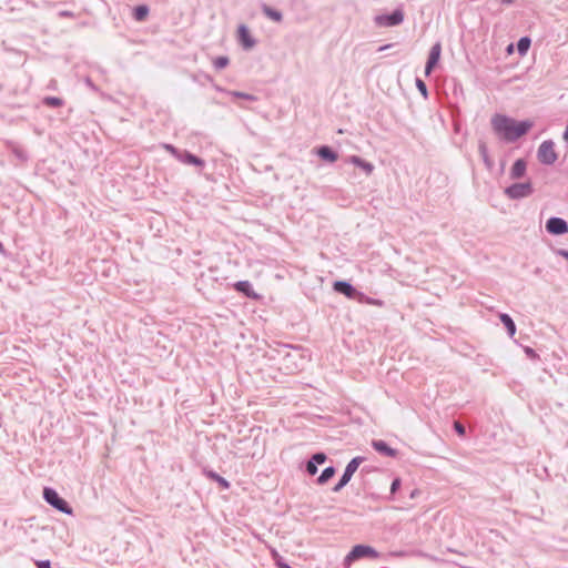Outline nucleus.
<instances>
[{"mask_svg": "<svg viewBox=\"0 0 568 568\" xmlns=\"http://www.w3.org/2000/svg\"><path fill=\"white\" fill-rule=\"evenodd\" d=\"M490 123L494 132L500 140L507 143L516 142L534 126V122L530 120L516 121L510 116L499 113L491 116Z\"/></svg>", "mask_w": 568, "mask_h": 568, "instance_id": "1", "label": "nucleus"}, {"mask_svg": "<svg viewBox=\"0 0 568 568\" xmlns=\"http://www.w3.org/2000/svg\"><path fill=\"white\" fill-rule=\"evenodd\" d=\"M333 288L336 293L343 294L347 298L357 300L358 302H367L368 304H374V305L379 304L378 301L366 297L364 293L357 291L356 287L353 286L347 281H335L333 283Z\"/></svg>", "mask_w": 568, "mask_h": 568, "instance_id": "2", "label": "nucleus"}, {"mask_svg": "<svg viewBox=\"0 0 568 568\" xmlns=\"http://www.w3.org/2000/svg\"><path fill=\"white\" fill-rule=\"evenodd\" d=\"M362 558H368L374 560L379 558V552L374 547L368 545H355L344 558V566L348 567L351 564Z\"/></svg>", "mask_w": 568, "mask_h": 568, "instance_id": "3", "label": "nucleus"}, {"mask_svg": "<svg viewBox=\"0 0 568 568\" xmlns=\"http://www.w3.org/2000/svg\"><path fill=\"white\" fill-rule=\"evenodd\" d=\"M43 499L45 503H48L51 507L54 509L65 514V515H72L73 509L69 505V503L60 497V495L57 493L55 489L51 487H44L43 488Z\"/></svg>", "mask_w": 568, "mask_h": 568, "instance_id": "4", "label": "nucleus"}, {"mask_svg": "<svg viewBox=\"0 0 568 568\" xmlns=\"http://www.w3.org/2000/svg\"><path fill=\"white\" fill-rule=\"evenodd\" d=\"M365 460V457L363 456H356L352 458L348 464L346 465L343 475L341 476L339 480L336 483V485L332 488L334 493L341 491L352 479L355 471L358 469L361 464Z\"/></svg>", "mask_w": 568, "mask_h": 568, "instance_id": "5", "label": "nucleus"}, {"mask_svg": "<svg viewBox=\"0 0 568 568\" xmlns=\"http://www.w3.org/2000/svg\"><path fill=\"white\" fill-rule=\"evenodd\" d=\"M504 192L510 200H520L530 196L534 193V187L531 182L513 183Z\"/></svg>", "mask_w": 568, "mask_h": 568, "instance_id": "6", "label": "nucleus"}, {"mask_svg": "<svg viewBox=\"0 0 568 568\" xmlns=\"http://www.w3.org/2000/svg\"><path fill=\"white\" fill-rule=\"evenodd\" d=\"M537 158L539 162L545 165H552L557 161L558 155L555 151V143L552 140H546L539 145Z\"/></svg>", "mask_w": 568, "mask_h": 568, "instance_id": "7", "label": "nucleus"}, {"mask_svg": "<svg viewBox=\"0 0 568 568\" xmlns=\"http://www.w3.org/2000/svg\"><path fill=\"white\" fill-rule=\"evenodd\" d=\"M404 21V11L400 8L395 9L390 13L379 14L375 17V23L378 27H395Z\"/></svg>", "mask_w": 568, "mask_h": 568, "instance_id": "8", "label": "nucleus"}, {"mask_svg": "<svg viewBox=\"0 0 568 568\" xmlns=\"http://www.w3.org/2000/svg\"><path fill=\"white\" fill-rule=\"evenodd\" d=\"M546 231L551 235H564L568 233V223L558 216H551L545 225Z\"/></svg>", "mask_w": 568, "mask_h": 568, "instance_id": "9", "label": "nucleus"}, {"mask_svg": "<svg viewBox=\"0 0 568 568\" xmlns=\"http://www.w3.org/2000/svg\"><path fill=\"white\" fill-rule=\"evenodd\" d=\"M236 39L244 50H251L256 45V40L251 34L246 24H240L237 27Z\"/></svg>", "mask_w": 568, "mask_h": 568, "instance_id": "10", "label": "nucleus"}, {"mask_svg": "<svg viewBox=\"0 0 568 568\" xmlns=\"http://www.w3.org/2000/svg\"><path fill=\"white\" fill-rule=\"evenodd\" d=\"M232 286L237 293L250 300L260 301L262 298V295L253 290L252 283L250 281H237Z\"/></svg>", "mask_w": 568, "mask_h": 568, "instance_id": "11", "label": "nucleus"}, {"mask_svg": "<svg viewBox=\"0 0 568 568\" xmlns=\"http://www.w3.org/2000/svg\"><path fill=\"white\" fill-rule=\"evenodd\" d=\"M327 459V456L323 452H317L311 456V458L306 462L305 471L310 476H314L317 474L318 466L323 465Z\"/></svg>", "mask_w": 568, "mask_h": 568, "instance_id": "12", "label": "nucleus"}, {"mask_svg": "<svg viewBox=\"0 0 568 568\" xmlns=\"http://www.w3.org/2000/svg\"><path fill=\"white\" fill-rule=\"evenodd\" d=\"M442 53L440 42H436L429 50L428 59L425 65V74L429 75L434 68L437 65Z\"/></svg>", "mask_w": 568, "mask_h": 568, "instance_id": "13", "label": "nucleus"}, {"mask_svg": "<svg viewBox=\"0 0 568 568\" xmlns=\"http://www.w3.org/2000/svg\"><path fill=\"white\" fill-rule=\"evenodd\" d=\"M372 447L381 455L387 457H397L398 452L395 448H392L385 440L374 439L372 442Z\"/></svg>", "mask_w": 568, "mask_h": 568, "instance_id": "14", "label": "nucleus"}, {"mask_svg": "<svg viewBox=\"0 0 568 568\" xmlns=\"http://www.w3.org/2000/svg\"><path fill=\"white\" fill-rule=\"evenodd\" d=\"M178 160L184 164L194 165L201 169L205 166V161L203 159L186 150L181 151L180 158H178Z\"/></svg>", "mask_w": 568, "mask_h": 568, "instance_id": "15", "label": "nucleus"}, {"mask_svg": "<svg viewBox=\"0 0 568 568\" xmlns=\"http://www.w3.org/2000/svg\"><path fill=\"white\" fill-rule=\"evenodd\" d=\"M317 156L328 163H334L338 159V153L328 145H321L315 149Z\"/></svg>", "mask_w": 568, "mask_h": 568, "instance_id": "16", "label": "nucleus"}, {"mask_svg": "<svg viewBox=\"0 0 568 568\" xmlns=\"http://www.w3.org/2000/svg\"><path fill=\"white\" fill-rule=\"evenodd\" d=\"M261 11L262 13L270 20L276 22V23H281L283 21V13L282 11L275 9V8H272L270 7L268 4L266 3H261Z\"/></svg>", "mask_w": 568, "mask_h": 568, "instance_id": "17", "label": "nucleus"}, {"mask_svg": "<svg viewBox=\"0 0 568 568\" xmlns=\"http://www.w3.org/2000/svg\"><path fill=\"white\" fill-rule=\"evenodd\" d=\"M527 163L524 159H517L510 170V178L514 180L520 179L525 175Z\"/></svg>", "mask_w": 568, "mask_h": 568, "instance_id": "18", "label": "nucleus"}, {"mask_svg": "<svg viewBox=\"0 0 568 568\" xmlns=\"http://www.w3.org/2000/svg\"><path fill=\"white\" fill-rule=\"evenodd\" d=\"M203 474L206 478L217 483L221 489H229L231 486L229 480H226L224 477L220 476L214 470L204 468Z\"/></svg>", "mask_w": 568, "mask_h": 568, "instance_id": "19", "label": "nucleus"}, {"mask_svg": "<svg viewBox=\"0 0 568 568\" xmlns=\"http://www.w3.org/2000/svg\"><path fill=\"white\" fill-rule=\"evenodd\" d=\"M478 152L483 159V162L487 170L491 171L494 168V161L490 159L488 153V148L486 145V142L484 140L478 141Z\"/></svg>", "mask_w": 568, "mask_h": 568, "instance_id": "20", "label": "nucleus"}, {"mask_svg": "<svg viewBox=\"0 0 568 568\" xmlns=\"http://www.w3.org/2000/svg\"><path fill=\"white\" fill-rule=\"evenodd\" d=\"M349 162L353 163L355 166L361 168L366 175H371L374 171V165L371 162L363 160L358 155L349 156Z\"/></svg>", "mask_w": 568, "mask_h": 568, "instance_id": "21", "label": "nucleus"}, {"mask_svg": "<svg viewBox=\"0 0 568 568\" xmlns=\"http://www.w3.org/2000/svg\"><path fill=\"white\" fill-rule=\"evenodd\" d=\"M499 320L504 324L509 337H514L516 334V324L511 316L507 313H500Z\"/></svg>", "mask_w": 568, "mask_h": 568, "instance_id": "22", "label": "nucleus"}, {"mask_svg": "<svg viewBox=\"0 0 568 568\" xmlns=\"http://www.w3.org/2000/svg\"><path fill=\"white\" fill-rule=\"evenodd\" d=\"M335 473H336V469L334 466H328V467L324 468L323 471L321 473V475L317 477L316 483L318 485L326 484L331 478L334 477Z\"/></svg>", "mask_w": 568, "mask_h": 568, "instance_id": "23", "label": "nucleus"}, {"mask_svg": "<svg viewBox=\"0 0 568 568\" xmlns=\"http://www.w3.org/2000/svg\"><path fill=\"white\" fill-rule=\"evenodd\" d=\"M150 9L146 4H139L133 9V18L136 21H143L148 17Z\"/></svg>", "mask_w": 568, "mask_h": 568, "instance_id": "24", "label": "nucleus"}, {"mask_svg": "<svg viewBox=\"0 0 568 568\" xmlns=\"http://www.w3.org/2000/svg\"><path fill=\"white\" fill-rule=\"evenodd\" d=\"M531 44V40L528 37H521L517 42V51L520 55H525Z\"/></svg>", "mask_w": 568, "mask_h": 568, "instance_id": "25", "label": "nucleus"}, {"mask_svg": "<svg viewBox=\"0 0 568 568\" xmlns=\"http://www.w3.org/2000/svg\"><path fill=\"white\" fill-rule=\"evenodd\" d=\"M42 103L50 108H60L64 104V101L58 97H45L43 98Z\"/></svg>", "mask_w": 568, "mask_h": 568, "instance_id": "26", "label": "nucleus"}, {"mask_svg": "<svg viewBox=\"0 0 568 568\" xmlns=\"http://www.w3.org/2000/svg\"><path fill=\"white\" fill-rule=\"evenodd\" d=\"M10 149L11 152L16 155V158L19 159L20 161L24 162L28 160V154L21 146L12 143L10 145Z\"/></svg>", "mask_w": 568, "mask_h": 568, "instance_id": "27", "label": "nucleus"}, {"mask_svg": "<svg viewBox=\"0 0 568 568\" xmlns=\"http://www.w3.org/2000/svg\"><path fill=\"white\" fill-rule=\"evenodd\" d=\"M230 63V59L225 55H221V57H216L214 60H213V67L216 69V70H221V69H224L229 65Z\"/></svg>", "mask_w": 568, "mask_h": 568, "instance_id": "28", "label": "nucleus"}, {"mask_svg": "<svg viewBox=\"0 0 568 568\" xmlns=\"http://www.w3.org/2000/svg\"><path fill=\"white\" fill-rule=\"evenodd\" d=\"M230 94L234 98L244 99L247 101H256L257 98L253 94L241 92V91H232Z\"/></svg>", "mask_w": 568, "mask_h": 568, "instance_id": "29", "label": "nucleus"}, {"mask_svg": "<svg viewBox=\"0 0 568 568\" xmlns=\"http://www.w3.org/2000/svg\"><path fill=\"white\" fill-rule=\"evenodd\" d=\"M416 88L418 89V91L420 92V94L424 97V98H427L428 95V91H427V85L426 83L419 79V78H416Z\"/></svg>", "mask_w": 568, "mask_h": 568, "instance_id": "30", "label": "nucleus"}, {"mask_svg": "<svg viewBox=\"0 0 568 568\" xmlns=\"http://www.w3.org/2000/svg\"><path fill=\"white\" fill-rule=\"evenodd\" d=\"M163 148H164L168 152H170V153H171V154H172L176 160H178V158H180V153H181V151H182V150H180V149L175 148V146H174V145H172V144H168V143L163 144Z\"/></svg>", "mask_w": 568, "mask_h": 568, "instance_id": "31", "label": "nucleus"}, {"mask_svg": "<svg viewBox=\"0 0 568 568\" xmlns=\"http://www.w3.org/2000/svg\"><path fill=\"white\" fill-rule=\"evenodd\" d=\"M402 486V480L399 477H396L393 479L392 481V485H390V495L394 496L400 488Z\"/></svg>", "mask_w": 568, "mask_h": 568, "instance_id": "32", "label": "nucleus"}, {"mask_svg": "<svg viewBox=\"0 0 568 568\" xmlns=\"http://www.w3.org/2000/svg\"><path fill=\"white\" fill-rule=\"evenodd\" d=\"M454 430L459 435V436H465L466 435V428L465 426L460 423V422H457L455 420L454 422Z\"/></svg>", "mask_w": 568, "mask_h": 568, "instance_id": "33", "label": "nucleus"}, {"mask_svg": "<svg viewBox=\"0 0 568 568\" xmlns=\"http://www.w3.org/2000/svg\"><path fill=\"white\" fill-rule=\"evenodd\" d=\"M277 568H292L287 562L283 561L277 552L274 551Z\"/></svg>", "mask_w": 568, "mask_h": 568, "instance_id": "34", "label": "nucleus"}, {"mask_svg": "<svg viewBox=\"0 0 568 568\" xmlns=\"http://www.w3.org/2000/svg\"><path fill=\"white\" fill-rule=\"evenodd\" d=\"M37 567L38 568H51V562L50 560H39L36 562Z\"/></svg>", "mask_w": 568, "mask_h": 568, "instance_id": "35", "label": "nucleus"}, {"mask_svg": "<svg viewBox=\"0 0 568 568\" xmlns=\"http://www.w3.org/2000/svg\"><path fill=\"white\" fill-rule=\"evenodd\" d=\"M525 353H526L530 358H537V357H538L537 353H536L532 348H530V347H526V348H525Z\"/></svg>", "mask_w": 568, "mask_h": 568, "instance_id": "36", "label": "nucleus"}, {"mask_svg": "<svg viewBox=\"0 0 568 568\" xmlns=\"http://www.w3.org/2000/svg\"><path fill=\"white\" fill-rule=\"evenodd\" d=\"M556 254L559 256H562L564 258L568 260V250L565 248H558L556 251Z\"/></svg>", "mask_w": 568, "mask_h": 568, "instance_id": "37", "label": "nucleus"}, {"mask_svg": "<svg viewBox=\"0 0 568 568\" xmlns=\"http://www.w3.org/2000/svg\"><path fill=\"white\" fill-rule=\"evenodd\" d=\"M488 2H500L503 4L510 6L515 2V0H487Z\"/></svg>", "mask_w": 568, "mask_h": 568, "instance_id": "38", "label": "nucleus"}, {"mask_svg": "<svg viewBox=\"0 0 568 568\" xmlns=\"http://www.w3.org/2000/svg\"><path fill=\"white\" fill-rule=\"evenodd\" d=\"M59 14L61 17H73V13L71 11H67V10L65 11H61Z\"/></svg>", "mask_w": 568, "mask_h": 568, "instance_id": "39", "label": "nucleus"}, {"mask_svg": "<svg viewBox=\"0 0 568 568\" xmlns=\"http://www.w3.org/2000/svg\"><path fill=\"white\" fill-rule=\"evenodd\" d=\"M417 495H418V490L414 489V490H412L409 496H410V498H415Z\"/></svg>", "mask_w": 568, "mask_h": 568, "instance_id": "40", "label": "nucleus"}, {"mask_svg": "<svg viewBox=\"0 0 568 568\" xmlns=\"http://www.w3.org/2000/svg\"><path fill=\"white\" fill-rule=\"evenodd\" d=\"M0 253L3 254V255L6 254L4 246H3V244L1 242H0Z\"/></svg>", "mask_w": 568, "mask_h": 568, "instance_id": "41", "label": "nucleus"}, {"mask_svg": "<svg viewBox=\"0 0 568 568\" xmlns=\"http://www.w3.org/2000/svg\"><path fill=\"white\" fill-rule=\"evenodd\" d=\"M390 47H392V44L383 45V47L379 48V51H384V50H386V49H388Z\"/></svg>", "mask_w": 568, "mask_h": 568, "instance_id": "42", "label": "nucleus"}]
</instances>
